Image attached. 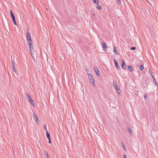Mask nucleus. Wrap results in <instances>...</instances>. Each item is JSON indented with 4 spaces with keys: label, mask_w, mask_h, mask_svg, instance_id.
I'll use <instances>...</instances> for the list:
<instances>
[{
    "label": "nucleus",
    "mask_w": 158,
    "mask_h": 158,
    "mask_svg": "<svg viewBox=\"0 0 158 158\" xmlns=\"http://www.w3.org/2000/svg\"><path fill=\"white\" fill-rule=\"evenodd\" d=\"M46 136H47V137L48 138V139H49L50 138V134L48 133V131H47V132H46Z\"/></svg>",
    "instance_id": "obj_15"
},
{
    "label": "nucleus",
    "mask_w": 158,
    "mask_h": 158,
    "mask_svg": "<svg viewBox=\"0 0 158 158\" xmlns=\"http://www.w3.org/2000/svg\"><path fill=\"white\" fill-rule=\"evenodd\" d=\"M34 118H36V117H37V116H36V115H35V114L34 113Z\"/></svg>",
    "instance_id": "obj_30"
},
{
    "label": "nucleus",
    "mask_w": 158,
    "mask_h": 158,
    "mask_svg": "<svg viewBox=\"0 0 158 158\" xmlns=\"http://www.w3.org/2000/svg\"><path fill=\"white\" fill-rule=\"evenodd\" d=\"M11 60H12V64H13V66H14L15 67V62L13 61V60H12V59H11Z\"/></svg>",
    "instance_id": "obj_28"
},
{
    "label": "nucleus",
    "mask_w": 158,
    "mask_h": 158,
    "mask_svg": "<svg viewBox=\"0 0 158 158\" xmlns=\"http://www.w3.org/2000/svg\"><path fill=\"white\" fill-rule=\"evenodd\" d=\"M93 2L96 4H98V0H92Z\"/></svg>",
    "instance_id": "obj_16"
},
{
    "label": "nucleus",
    "mask_w": 158,
    "mask_h": 158,
    "mask_svg": "<svg viewBox=\"0 0 158 158\" xmlns=\"http://www.w3.org/2000/svg\"><path fill=\"white\" fill-rule=\"evenodd\" d=\"M115 89L116 90L117 92L118 93V94H119V92L120 91V89L118 88V86L117 85L116 86H114Z\"/></svg>",
    "instance_id": "obj_9"
},
{
    "label": "nucleus",
    "mask_w": 158,
    "mask_h": 158,
    "mask_svg": "<svg viewBox=\"0 0 158 158\" xmlns=\"http://www.w3.org/2000/svg\"><path fill=\"white\" fill-rule=\"evenodd\" d=\"M127 130H128V131H129L130 134L131 135H132V131L131 130V129H130V127H128L127 128Z\"/></svg>",
    "instance_id": "obj_13"
},
{
    "label": "nucleus",
    "mask_w": 158,
    "mask_h": 158,
    "mask_svg": "<svg viewBox=\"0 0 158 158\" xmlns=\"http://www.w3.org/2000/svg\"><path fill=\"white\" fill-rule=\"evenodd\" d=\"M122 147H123L124 150L125 151H126V149L125 148V146H124V144H123V142H122Z\"/></svg>",
    "instance_id": "obj_20"
},
{
    "label": "nucleus",
    "mask_w": 158,
    "mask_h": 158,
    "mask_svg": "<svg viewBox=\"0 0 158 158\" xmlns=\"http://www.w3.org/2000/svg\"><path fill=\"white\" fill-rule=\"evenodd\" d=\"M153 82L156 85H157V84L156 83V80L155 79V78L153 79Z\"/></svg>",
    "instance_id": "obj_26"
},
{
    "label": "nucleus",
    "mask_w": 158,
    "mask_h": 158,
    "mask_svg": "<svg viewBox=\"0 0 158 158\" xmlns=\"http://www.w3.org/2000/svg\"><path fill=\"white\" fill-rule=\"evenodd\" d=\"M27 40H29L28 43H32V41L31 37V36L27 37Z\"/></svg>",
    "instance_id": "obj_14"
},
{
    "label": "nucleus",
    "mask_w": 158,
    "mask_h": 158,
    "mask_svg": "<svg viewBox=\"0 0 158 158\" xmlns=\"http://www.w3.org/2000/svg\"><path fill=\"white\" fill-rule=\"evenodd\" d=\"M13 22H14V24H15V25H17V23H16V22L15 19H13Z\"/></svg>",
    "instance_id": "obj_23"
},
{
    "label": "nucleus",
    "mask_w": 158,
    "mask_h": 158,
    "mask_svg": "<svg viewBox=\"0 0 158 158\" xmlns=\"http://www.w3.org/2000/svg\"><path fill=\"white\" fill-rule=\"evenodd\" d=\"M88 77L90 80L91 83L93 84L94 86H95V81L93 76L90 74H88Z\"/></svg>",
    "instance_id": "obj_1"
},
{
    "label": "nucleus",
    "mask_w": 158,
    "mask_h": 158,
    "mask_svg": "<svg viewBox=\"0 0 158 158\" xmlns=\"http://www.w3.org/2000/svg\"><path fill=\"white\" fill-rule=\"evenodd\" d=\"M123 158H127V156L126 155H125V154L123 155Z\"/></svg>",
    "instance_id": "obj_33"
},
{
    "label": "nucleus",
    "mask_w": 158,
    "mask_h": 158,
    "mask_svg": "<svg viewBox=\"0 0 158 158\" xmlns=\"http://www.w3.org/2000/svg\"><path fill=\"white\" fill-rule=\"evenodd\" d=\"M114 51L115 54L117 55L118 54V52L117 51H116V48L115 46L114 47Z\"/></svg>",
    "instance_id": "obj_12"
},
{
    "label": "nucleus",
    "mask_w": 158,
    "mask_h": 158,
    "mask_svg": "<svg viewBox=\"0 0 158 158\" xmlns=\"http://www.w3.org/2000/svg\"><path fill=\"white\" fill-rule=\"evenodd\" d=\"M114 62L115 66L116 68L117 69H120V67L118 66L117 61L115 59L114 60Z\"/></svg>",
    "instance_id": "obj_3"
},
{
    "label": "nucleus",
    "mask_w": 158,
    "mask_h": 158,
    "mask_svg": "<svg viewBox=\"0 0 158 158\" xmlns=\"http://www.w3.org/2000/svg\"><path fill=\"white\" fill-rule=\"evenodd\" d=\"M31 36L30 34L29 33V31H27V37Z\"/></svg>",
    "instance_id": "obj_24"
},
{
    "label": "nucleus",
    "mask_w": 158,
    "mask_h": 158,
    "mask_svg": "<svg viewBox=\"0 0 158 158\" xmlns=\"http://www.w3.org/2000/svg\"><path fill=\"white\" fill-rule=\"evenodd\" d=\"M94 70L95 71V72L97 74V75L99 77L100 76V75L99 74V72L98 69H97V70L95 69H94Z\"/></svg>",
    "instance_id": "obj_8"
},
{
    "label": "nucleus",
    "mask_w": 158,
    "mask_h": 158,
    "mask_svg": "<svg viewBox=\"0 0 158 158\" xmlns=\"http://www.w3.org/2000/svg\"><path fill=\"white\" fill-rule=\"evenodd\" d=\"M13 71H14V72L16 74H17V73L18 72L17 71H16V69H15V67H14V66H13Z\"/></svg>",
    "instance_id": "obj_17"
},
{
    "label": "nucleus",
    "mask_w": 158,
    "mask_h": 158,
    "mask_svg": "<svg viewBox=\"0 0 158 158\" xmlns=\"http://www.w3.org/2000/svg\"><path fill=\"white\" fill-rule=\"evenodd\" d=\"M93 15L94 16H95V15L94 14H93Z\"/></svg>",
    "instance_id": "obj_38"
},
{
    "label": "nucleus",
    "mask_w": 158,
    "mask_h": 158,
    "mask_svg": "<svg viewBox=\"0 0 158 158\" xmlns=\"http://www.w3.org/2000/svg\"><path fill=\"white\" fill-rule=\"evenodd\" d=\"M147 95L146 94H145L144 95V98L146 99V98H147Z\"/></svg>",
    "instance_id": "obj_31"
},
{
    "label": "nucleus",
    "mask_w": 158,
    "mask_h": 158,
    "mask_svg": "<svg viewBox=\"0 0 158 158\" xmlns=\"http://www.w3.org/2000/svg\"><path fill=\"white\" fill-rule=\"evenodd\" d=\"M151 77L153 79L155 78L154 76H153L152 74L151 73Z\"/></svg>",
    "instance_id": "obj_34"
},
{
    "label": "nucleus",
    "mask_w": 158,
    "mask_h": 158,
    "mask_svg": "<svg viewBox=\"0 0 158 158\" xmlns=\"http://www.w3.org/2000/svg\"><path fill=\"white\" fill-rule=\"evenodd\" d=\"M113 84L114 86H116V85H117V83L115 81H113Z\"/></svg>",
    "instance_id": "obj_19"
},
{
    "label": "nucleus",
    "mask_w": 158,
    "mask_h": 158,
    "mask_svg": "<svg viewBox=\"0 0 158 158\" xmlns=\"http://www.w3.org/2000/svg\"><path fill=\"white\" fill-rule=\"evenodd\" d=\"M102 48H103V49L105 50L107 48V47L106 46V45L105 44V42H103L102 43Z\"/></svg>",
    "instance_id": "obj_7"
},
{
    "label": "nucleus",
    "mask_w": 158,
    "mask_h": 158,
    "mask_svg": "<svg viewBox=\"0 0 158 158\" xmlns=\"http://www.w3.org/2000/svg\"><path fill=\"white\" fill-rule=\"evenodd\" d=\"M135 49H136V48L135 47H132L131 48H130V49L131 50H135Z\"/></svg>",
    "instance_id": "obj_27"
},
{
    "label": "nucleus",
    "mask_w": 158,
    "mask_h": 158,
    "mask_svg": "<svg viewBox=\"0 0 158 158\" xmlns=\"http://www.w3.org/2000/svg\"><path fill=\"white\" fill-rule=\"evenodd\" d=\"M121 60L122 61V68L123 69H125L126 68V65L125 64V63L123 59H122Z\"/></svg>",
    "instance_id": "obj_2"
},
{
    "label": "nucleus",
    "mask_w": 158,
    "mask_h": 158,
    "mask_svg": "<svg viewBox=\"0 0 158 158\" xmlns=\"http://www.w3.org/2000/svg\"><path fill=\"white\" fill-rule=\"evenodd\" d=\"M48 139V140H49V141H48L49 143H51V140L50 138L49 139Z\"/></svg>",
    "instance_id": "obj_32"
},
{
    "label": "nucleus",
    "mask_w": 158,
    "mask_h": 158,
    "mask_svg": "<svg viewBox=\"0 0 158 158\" xmlns=\"http://www.w3.org/2000/svg\"><path fill=\"white\" fill-rule=\"evenodd\" d=\"M138 94V92H135V94Z\"/></svg>",
    "instance_id": "obj_36"
},
{
    "label": "nucleus",
    "mask_w": 158,
    "mask_h": 158,
    "mask_svg": "<svg viewBox=\"0 0 158 158\" xmlns=\"http://www.w3.org/2000/svg\"><path fill=\"white\" fill-rule=\"evenodd\" d=\"M46 155V156L47 157V158H49V156H48V152H47V151H45V152H44Z\"/></svg>",
    "instance_id": "obj_18"
},
{
    "label": "nucleus",
    "mask_w": 158,
    "mask_h": 158,
    "mask_svg": "<svg viewBox=\"0 0 158 158\" xmlns=\"http://www.w3.org/2000/svg\"><path fill=\"white\" fill-rule=\"evenodd\" d=\"M44 128L46 130V132H47V131H47V129H46V128L45 127V125L44 126Z\"/></svg>",
    "instance_id": "obj_35"
},
{
    "label": "nucleus",
    "mask_w": 158,
    "mask_h": 158,
    "mask_svg": "<svg viewBox=\"0 0 158 158\" xmlns=\"http://www.w3.org/2000/svg\"><path fill=\"white\" fill-rule=\"evenodd\" d=\"M35 121H36L37 122V123L38 124H39V123H38V117H36V118H35Z\"/></svg>",
    "instance_id": "obj_22"
},
{
    "label": "nucleus",
    "mask_w": 158,
    "mask_h": 158,
    "mask_svg": "<svg viewBox=\"0 0 158 158\" xmlns=\"http://www.w3.org/2000/svg\"><path fill=\"white\" fill-rule=\"evenodd\" d=\"M26 97L27 98V99L29 101V100H31V98L30 95L28 94H26Z\"/></svg>",
    "instance_id": "obj_11"
},
{
    "label": "nucleus",
    "mask_w": 158,
    "mask_h": 158,
    "mask_svg": "<svg viewBox=\"0 0 158 158\" xmlns=\"http://www.w3.org/2000/svg\"><path fill=\"white\" fill-rule=\"evenodd\" d=\"M29 101L31 103V104L33 105L34 106L35 105V102L34 101L31 99V100H29Z\"/></svg>",
    "instance_id": "obj_10"
},
{
    "label": "nucleus",
    "mask_w": 158,
    "mask_h": 158,
    "mask_svg": "<svg viewBox=\"0 0 158 158\" xmlns=\"http://www.w3.org/2000/svg\"><path fill=\"white\" fill-rule=\"evenodd\" d=\"M118 4H120L121 3V2L120 0H117Z\"/></svg>",
    "instance_id": "obj_29"
},
{
    "label": "nucleus",
    "mask_w": 158,
    "mask_h": 158,
    "mask_svg": "<svg viewBox=\"0 0 158 158\" xmlns=\"http://www.w3.org/2000/svg\"><path fill=\"white\" fill-rule=\"evenodd\" d=\"M133 69L134 68L133 66L131 65L128 66V70L129 71H132Z\"/></svg>",
    "instance_id": "obj_5"
},
{
    "label": "nucleus",
    "mask_w": 158,
    "mask_h": 158,
    "mask_svg": "<svg viewBox=\"0 0 158 158\" xmlns=\"http://www.w3.org/2000/svg\"><path fill=\"white\" fill-rule=\"evenodd\" d=\"M149 69V72H148V73H150V69L149 68H148Z\"/></svg>",
    "instance_id": "obj_37"
},
{
    "label": "nucleus",
    "mask_w": 158,
    "mask_h": 158,
    "mask_svg": "<svg viewBox=\"0 0 158 158\" xmlns=\"http://www.w3.org/2000/svg\"><path fill=\"white\" fill-rule=\"evenodd\" d=\"M10 15L12 18V19H15V16L13 14V12L12 10H10Z\"/></svg>",
    "instance_id": "obj_4"
},
{
    "label": "nucleus",
    "mask_w": 158,
    "mask_h": 158,
    "mask_svg": "<svg viewBox=\"0 0 158 158\" xmlns=\"http://www.w3.org/2000/svg\"><path fill=\"white\" fill-rule=\"evenodd\" d=\"M32 43V42L28 43V45L29 46V49L31 51V50L33 48Z\"/></svg>",
    "instance_id": "obj_6"
},
{
    "label": "nucleus",
    "mask_w": 158,
    "mask_h": 158,
    "mask_svg": "<svg viewBox=\"0 0 158 158\" xmlns=\"http://www.w3.org/2000/svg\"><path fill=\"white\" fill-rule=\"evenodd\" d=\"M96 7L99 10H100L101 9V7L98 5H97Z\"/></svg>",
    "instance_id": "obj_21"
},
{
    "label": "nucleus",
    "mask_w": 158,
    "mask_h": 158,
    "mask_svg": "<svg viewBox=\"0 0 158 158\" xmlns=\"http://www.w3.org/2000/svg\"><path fill=\"white\" fill-rule=\"evenodd\" d=\"M143 67L142 65H141V66L140 67V69L141 70H143Z\"/></svg>",
    "instance_id": "obj_25"
}]
</instances>
